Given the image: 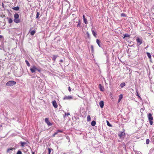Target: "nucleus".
Segmentation results:
<instances>
[{"instance_id": "47", "label": "nucleus", "mask_w": 154, "mask_h": 154, "mask_svg": "<svg viewBox=\"0 0 154 154\" xmlns=\"http://www.w3.org/2000/svg\"><path fill=\"white\" fill-rule=\"evenodd\" d=\"M32 154H35V152H32Z\"/></svg>"}, {"instance_id": "29", "label": "nucleus", "mask_w": 154, "mask_h": 154, "mask_svg": "<svg viewBox=\"0 0 154 154\" xmlns=\"http://www.w3.org/2000/svg\"><path fill=\"white\" fill-rule=\"evenodd\" d=\"M69 115H70L69 113V112H68V113H65V115L63 116V117H64V118H65L66 116H69Z\"/></svg>"}, {"instance_id": "6", "label": "nucleus", "mask_w": 154, "mask_h": 154, "mask_svg": "<svg viewBox=\"0 0 154 154\" xmlns=\"http://www.w3.org/2000/svg\"><path fill=\"white\" fill-rule=\"evenodd\" d=\"M45 122L47 124L48 126H50L52 125V124L49 121L48 119L47 118H46L45 119Z\"/></svg>"}, {"instance_id": "34", "label": "nucleus", "mask_w": 154, "mask_h": 154, "mask_svg": "<svg viewBox=\"0 0 154 154\" xmlns=\"http://www.w3.org/2000/svg\"><path fill=\"white\" fill-rule=\"evenodd\" d=\"M16 154H22V152L20 150H18Z\"/></svg>"}, {"instance_id": "30", "label": "nucleus", "mask_w": 154, "mask_h": 154, "mask_svg": "<svg viewBox=\"0 0 154 154\" xmlns=\"http://www.w3.org/2000/svg\"><path fill=\"white\" fill-rule=\"evenodd\" d=\"M52 149H51V148H48V154H51V150H52Z\"/></svg>"}, {"instance_id": "10", "label": "nucleus", "mask_w": 154, "mask_h": 154, "mask_svg": "<svg viewBox=\"0 0 154 154\" xmlns=\"http://www.w3.org/2000/svg\"><path fill=\"white\" fill-rule=\"evenodd\" d=\"M99 88L100 89V91H103L104 90V89L102 85L101 84H99Z\"/></svg>"}, {"instance_id": "44", "label": "nucleus", "mask_w": 154, "mask_h": 154, "mask_svg": "<svg viewBox=\"0 0 154 154\" xmlns=\"http://www.w3.org/2000/svg\"><path fill=\"white\" fill-rule=\"evenodd\" d=\"M63 60H60V62H63Z\"/></svg>"}, {"instance_id": "51", "label": "nucleus", "mask_w": 154, "mask_h": 154, "mask_svg": "<svg viewBox=\"0 0 154 154\" xmlns=\"http://www.w3.org/2000/svg\"><path fill=\"white\" fill-rule=\"evenodd\" d=\"M64 154H67V153H64Z\"/></svg>"}, {"instance_id": "40", "label": "nucleus", "mask_w": 154, "mask_h": 154, "mask_svg": "<svg viewBox=\"0 0 154 154\" xmlns=\"http://www.w3.org/2000/svg\"><path fill=\"white\" fill-rule=\"evenodd\" d=\"M137 95L138 96L139 98H140V96L138 94V93L137 92Z\"/></svg>"}, {"instance_id": "49", "label": "nucleus", "mask_w": 154, "mask_h": 154, "mask_svg": "<svg viewBox=\"0 0 154 154\" xmlns=\"http://www.w3.org/2000/svg\"><path fill=\"white\" fill-rule=\"evenodd\" d=\"M0 49H2V48H0Z\"/></svg>"}, {"instance_id": "32", "label": "nucleus", "mask_w": 154, "mask_h": 154, "mask_svg": "<svg viewBox=\"0 0 154 154\" xmlns=\"http://www.w3.org/2000/svg\"><path fill=\"white\" fill-rule=\"evenodd\" d=\"M91 50L92 52H93L94 51V48L93 45H91Z\"/></svg>"}, {"instance_id": "35", "label": "nucleus", "mask_w": 154, "mask_h": 154, "mask_svg": "<svg viewBox=\"0 0 154 154\" xmlns=\"http://www.w3.org/2000/svg\"><path fill=\"white\" fill-rule=\"evenodd\" d=\"M123 98V95L122 94H121L119 95V98L120 99H122Z\"/></svg>"}, {"instance_id": "42", "label": "nucleus", "mask_w": 154, "mask_h": 154, "mask_svg": "<svg viewBox=\"0 0 154 154\" xmlns=\"http://www.w3.org/2000/svg\"><path fill=\"white\" fill-rule=\"evenodd\" d=\"M55 134L54 133L53 135H52V137H55Z\"/></svg>"}, {"instance_id": "21", "label": "nucleus", "mask_w": 154, "mask_h": 154, "mask_svg": "<svg viewBox=\"0 0 154 154\" xmlns=\"http://www.w3.org/2000/svg\"><path fill=\"white\" fill-rule=\"evenodd\" d=\"M63 132V131L62 130H58L57 131L55 132L54 133V134H55V135H56V134H57L58 133H59V132L62 133Z\"/></svg>"}, {"instance_id": "1", "label": "nucleus", "mask_w": 154, "mask_h": 154, "mask_svg": "<svg viewBox=\"0 0 154 154\" xmlns=\"http://www.w3.org/2000/svg\"><path fill=\"white\" fill-rule=\"evenodd\" d=\"M148 120L149 121L150 124L151 125H152L153 124L152 120L153 119V117L152 116V114L151 113H149L148 114L147 116Z\"/></svg>"}, {"instance_id": "28", "label": "nucleus", "mask_w": 154, "mask_h": 154, "mask_svg": "<svg viewBox=\"0 0 154 154\" xmlns=\"http://www.w3.org/2000/svg\"><path fill=\"white\" fill-rule=\"evenodd\" d=\"M40 14L38 12H37V13L36 14V18L37 19H39V16Z\"/></svg>"}, {"instance_id": "17", "label": "nucleus", "mask_w": 154, "mask_h": 154, "mask_svg": "<svg viewBox=\"0 0 154 154\" xmlns=\"http://www.w3.org/2000/svg\"><path fill=\"white\" fill-rule=\"evenodd\" d=\"M91 31L93 35H94V36L96 37L97 35L96 33L93 30H92V29H91Z\"/></svg>"}, {"instance_id": "8", "label": "nucleus", "mask_w": 154, "mask_h": 154, "mask_svg": "<svg viewBox=\"0 0 154 154\" xmlns=\"http://www.w3.org/2000/svg\"><path fill=\"white\" fill-rule=\"evenodd\" d=\"M146 54L147 55V57L149 59V60L151 62H152V57L150 54L148 52H146Z\"/></svg>"}, {"instance_id": "4", "label": "nucleus", "mask_w": 154, "mask_h": 154, "mask_svg": "<svg viewBox=\"0 0 154 154\" xmlns=\"http://www.w3.org/2000/svg\"><path fill=\"white\" fill-rule=\"evenodd\" d=\"M136 41L137 42L138 45H140L142 43V39L138 37L136 39Z\"/></svg>"}, {"instance_id": "18", "label": "nucleus", "mask_w": 154, "mask_h": 154, "mask_svg": "<svg viewBox=\"0 0 154 154\" xmlns=\"http://www.w3.org/2000/svg\"><path fill=\"white\" fill-rule=\"evenodd\" d=\"M96 122L95 121H93L91 122V125L92 126H95V125H96Z\"/></svg>"}, {"instance_id": "50", "label": "nucleus", "mask_w": 154, "mask_h": 154, "mask_svg": "<svg viewBox=\"0 0 154 154\" xmlns=\"http://www.w3.org/2000/svg\"><path fill=\"white\" fill-rule=\"evenodd\" d=\"M0 49H2V48H0Z\"/></svg>"}, {"instance_id": "12", "label": "nucleus", "mask_w": 154, "mask_h": 154, "mask_svg": "<svg viewBox=\"0 0 154 154\" xmlns=\"http://www.w3.org/2000/svg\"><path fill=\"white\" fill-rule=\"evenodd\" d=\"M104 102L103 101H101L99 103V105L101 108L103 107L104 106Z\"/></svg>"}, {"instance_id": "23", "label": "nucleus", "mask_w": 154, "mask_h": 154, "mask_svg": "<svg viewBox=\"0 0 154 154\" xmlns=\"http://www.w3.org/2000/svg\"><path fill=\"white\" fill-rule=\"evenodd\" d=\"M125 82H122L120 84V86L122 88H123V87L125 86Z\"/></svg>"}, {"instance_id": "45", "label": "nucleus", "mask_w": 154, "mask_h": 154, "mask_svg": "<svg viewBox=\"0 0 154 154\" xmlns=\"http://www.w3.org/2000/svg\"><path fill=\"white\" fill-rule=\"evenodd\" d=\"M122 99H120L119 98L118 99V102H119Z\"/></svg>"}, {"instance_id": "26", "label": "nucleus", "mask_w": 154, "mask_h": 154, "mask_svg": "<svg viewBox=\"0 0 154 154\" xmlns=\"http://www.w3.org/2000/svg\"><path fill=\"white\" fill-rule=\"evenodd\" d=\"M106 123L108 126L109 127H112V126L108 121H106Z\"/></svg>"}, {"instance_id": "22", "label": "nucleus", "mask_w": 154, "mask_h": 154, "mask_svg": "<svg viewBox=\"0 0 154 154\" xmlns=\"http://www.w3.org/2000/svg\"><path fill=\"white\" fill-rule=\"evenodd\" d=\"M80 24H81V21L80 20H79V22H78V24L77 25V27H80L81 26Z\"/></svg>"}, {"instance_id": "19", "label": "nucleus", "mask_w": 154, "mask_h": 154, "mask_svg": "<svg viewBox=\"0 0 154 154\" xmlns=\"http://www.w3.org/2000/svg\"><path fill=\"white\" fill-rule=\"evenodd\" d=\"M123 35L124 36V37H123V38L124 39L125 38V37H130V35L128 34H125Z\"/></svg>"}, {"instance_id": "7", "label": "nucleus", "mask_w": 154, "mask_h": 154, "mask_svg": "<svg viewBox=\"0 0 154 154\" xmlns=\"http://www.w3.org/2000/svg\"><path fill=\"white\" fill-rule=\"evenodd\" d=\"M37 68L35 66H33L32 68L30 69V70L32 73H34L35 72V71L36 70Z\"/></svg>"}, {"instance_id": "43", "label": "nucleus", "mask_w": 154, "mask_h": 154, "mask_svg": "<svg viewBox=\"0 0 154 154\" xmlns=\"http://www.w3.org/2000/svg\"><path fill=\"white\" fill-rule=\"evenodd\" d=\"M83 19H86L85 17V16L84 15H83Z\"/></svg>"}, {"instance_id": "14", "label": "nucleus", "mask_w": 154, "mask_h": 154, "mask_svg": "<svg viewBox=\"0 0 154 154\" xmlns=\"http://www.w3.org/2000/svg\"><path fill=\"white\" fill-rule=\"evenodd\" d=\"M14 149V148H8L7 149V152L8 153L9 152H10V151L11 152V151H12Z\"/></svg>"}, {"instance_id": "41", "label": "nucleus", "mask_w": 154, "mask_h": 154, "mask_svg": "<svg viewBox=\"0 0 154 154\" xmlns=\"http://www.w3.org/2000/svg\"><path fill=\"white\" fill-rule=\"evenodd\" d=\"M3 36L2 35H0V40L2 38Z\"/></svg>"}, {"instance_id": "15", "label": "nucleus", "mask_w": 154, "mask_h": 154, "mask_svg": "<svg viewBox=\"0 0 154 154\" xmlns=\"http://www.w3.org/2000/svg\"><path fill=\"white\" fill-rule=\"evenodd\" d=\"M35 30H32L31 32H30V31H29V32H30L31 35H32V36L33 35L35 34Z\"/></svg>"}, {"instance_id": "5", "label": "nucleus", "mask_w": 154, "mask_h": 154, "mask_svg": "<svg viewBox=\"0 0 154 154\" xmlns=\"http://www.w3.org/2000/svg\"><path fill=\"white\" fill-rule=\"evenodd\" d=\"M73 98L71 96H65L63 98V100H70L72 99Z\"/></svg>"}, {"instance_id": "38", "label": "nucleus", "mask_w": 154, "mask_h": 154, "mask_svg": "<svg viewBox=\"0 0 154 154\" xmlns=\"http://www.w3.org/2000/svg\"><path fill=\"white\" fill-rule=\"evenodd\" d=\"M36 70L38 71L39 72H40L41 71L40 69H38L37 68Z\"/></svg>"}, {"instance_id": "16", "label": "nucleus", "mask_w": 154, "mask_h": 154, "mask_svg": "<svg viewBox=\"0 0 154 154\" xmlns=\"http://www.w3.org/2000/svg\"><path fill=\"white\" fill-rule=\"evenodd\" d=\"M20 143L21 144V146L22 147H23V146H24V145L26 144V143L25 142H23L21 141L20 142Z\"/></svg>"}, {"instance_id": "24", "label": "nucleus", "mask_w": 154, "mask_h": 154, "mask_svg": "<svg viewBox=\"0 0 154 154\" xmlns=\"http://www.w3.org/2000/svg\"><path fill=\"white\" fill-rule=\"evenodd\" d=\"M8 19V23H11L13 22V20L11 18H8V17L7 18Z\"/></svg>"}, {"instance_id": "20", "label": "nucleus", "mask_w": 154, "mask_h": 154, "mask_svg": "<svg viewBox=\"0 0 154 154\" xmlns=\"http://www.w3.org/2000/svg\"><path fill=\"white\" fill-rule=\"evenodd\" d=\"M12 9L15 11H18L19 9V7L18 6L12 8Z\"/></svg>"}, {"instance_id": "9", "label": "nucleus", "mask_w": 154, "mask_h": 154, "mask_svg": "<svg viewBox=\"0 0 154 154\" xmlns=\"http://www.w3.org/2000/svg\"><path fill=\"white\" fill-rule=\"evenodd\" d=\"M52 103L54 107L56 108L57 107V103H56V102L55 100H54L52 102Z\"/></svg>"}, {"instance_id": "39", "label": "nucleus", "mask_w": 154, "mask_h": 154, "mask_svg": "<svg viewBox=\"0 0 154 154\" xmlns=\"http://www.w3.org/2000/svg\"><path fill=\"white\" fill-rule=\"evenodd\" d=\"M68 90H69V92H70L71 91V89L70 88V87L69 86L68 88Z\"/></svg>"}, {"instance_id": "13", "label": "nucleus", "mask_w": 154, "mask_h": 154, "mask_svg": "<svg viewBox=\"0 0 154 154\" xmlns=\"http://www.w3.org/2000/svg\"><path fill=\"white\" fill-rule=\"evenodd\" d=\"M96 42L98 44V45L100 47H101V44H100V40H99L98 39H97L96 40Z\"/></svg>"}, {"instance_id": "3", "label": "nucleus", "mask_w": 154, "mask_h": 154, "mask_svg": "<svg viewBox=\"0 0 154 154\" xmlns=\"http://www.w3.org/2000/svg\"><path fill=\"white\" fill-rule=\"evenodd\" d=\"M16 82L14 81H10L8 82L6 84V85L8 86H13L15 85Z\"/></svg>"}, {"instance_id": "33", "label": "nucleus", "mask_w": 154, "mask_h": 154, "mask_svg": "<svg viewBox=\"0 0 154 154\" xmlns=\"http://www.w3.org/2000/svg\"><path fill=\"white\" fill-rule=\"evenodd\" d=\"M121 17H126V14L124 13H122L121 14Z\"/></svg>"}, {"instance_id": "11", "label": "nucleus", "mask_w": 154, "mask_h": 154, "mask_svg": "<svg viewBox=\"0 0 154 154\" xmlns=\"http://www.w3.org/2000/svg\"><path fill=\"white\" fill-rule=\"evenodd\" d=\"M118 135L120 138H121L125 135V133L124 132H121L119 133Z\"/></svg>"}, {"instance_id": "27", "label": "nucleus", "mask_w": 154, "mask_h": 154, "mask_svg": "<svg viewBox=\"0 0 154 154\" xmlns=\"http://www.w3.org/2000/svg\"><path fill=\"white\" fill-rule=\"evenodd\" d=\"M25 62L28 66H30V64L28 60H25Z\"/></svg>"}, {"instance_id": "48", "label": "nucleus", "mask_w": 154, "mask_h": 154, "mask_svg": "<svg viewBox=\"0 0 154 154\" xmlns=\"http://www.w3.org/2000/svg\"><path fill=\"white\" fill-rule=\"evenodd\" d=\"M2 127V125H0V128Z\"/></svg>"}, {"instance_id": "25", "label": "nucleus", "mask_w": 154, "mask_h": 154, "mask_svg": "<svg viewBox=\"0 0 154 154\" xmlns=\"http://www.w3.org/2000/svg\"><path fill=\"white\" fill-rule=\"evenodd\" d=\"M91 120V117L89 115H88L87 117V121L88 122L90 121Z\"/></svg>"}, {"instance_id": "46", "label": "nucleus", "mask_w": 154, "mask_h": 154, "mask_svg": "<svg viewBox=\"0 0 154 154\" xmlns=\"http://www.w3.org/2000/svg\"><path fill=\"white\" fill-rule=\"evenodd\" d=\"M56 59V57H54L53 58V59L55 60Z\"/></svg>"}, {"instance_id": "37", "label": "nucleus", "mask_w": 154, "mask_h": 154, "mask_svg": "<svg viewBox=\"0 0 154 154\" xmlns=\"http://www.w3.org/2000/svg\"><path fill=\"white\" fill-rule=\"evenodd\" d=\"M86 34H87V36L88 37V38H90V35L89 33H88V32H86Z\"/></svg>"}, {"instance_id": "36", "label": "nucleus", "mask_w": 154, "mask_h": 154, "mask_svg": "<svg viewBox=\"0 0 154 154\" xmlns=\"http://www.w3.org/2000/svg\"><path fill=\"white\" fill-rule=\"evenodd\" d=\"M83 20L85 24H87L88 23L87 20L86 19H84Z\"/></svg>"}, {"instance_id": "31", "label": "nucleus", "mask_w": 154, "mask_h": 154, "mask_svg": "<svg viewBox=\"0 0 154 154\" xmlns=\"http://www.w3.org/2000/svg\"><path fill=\"white\" fill-rule=\"evenodd\" d=\"M149 143V140L148 139H147L146 140V144H148Z\"/></svg>"}, {"instance_id": "2", "label": "nucleus", "mask_w": 154, "mask_h": 154, "mask_svg": "<svg viewBox=\"0 0 154 154\" xmlns=\"http://www.w3.org/2000/svg\"><path fill=\"white\" fill-rule=\"evenodd\" d=\"M14 21L16 23H19L20 22V20L18 19L19 15L18 14L15 13L14 15Z\"/></svg>"}]
</instances>
